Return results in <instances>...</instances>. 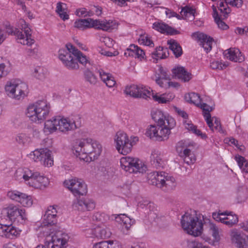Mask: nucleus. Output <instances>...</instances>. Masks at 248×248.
<instances>
[{"label":"nucleus","instance_id":"ddd939ff","mask_svg":"<svg viewBox=\"0 0 248 248\" xmlns=\"http://www.w3.org/2000/svg\"><path fill=\"white\" fill-rule=\"evenodd\" d=\"M69 238V234L63 230L57 229L51 236V241L48 244V248H65Z\"/></svg>","mask_w":248,"mask_h":248},{"label":"nucleus","instance_id":"72a5a7b5","mask_svg":"<svg viewBox=\"0 0 248 248\" xmlns=\"http://www.w3.org/2000/svg\"><path fill=\"white\" fill-rule=\"evenodd\" d=\"M68 46L70 49H72V54L76 58L75 59L77 60V62L78 61L83 65H86L88 63V60L85 55H83L80 51L71 44H69Z\"/></svg>","mask_w":248,"mask_h":248},{"label":"nucleus","instance_id":"cd10ccee","mask_svg":"<svg viewBox=\"0 0 248 248\" xmlns=\"http://www.w3.org/2000/svg\"><path fill=\"white\" fill-rule=\"evenodd\" d=\"M151 160L152 165L156 169L163 168L164 165L163 155L158 150L152 151L151 155Z\"/></svg>","mask_w":248,"mask_h":248},{"label":"nucleus","instance_id":"423d86ee","mask_svg":"<svg viewBox=\"0 0 248 248\" xmlns=\"http://www.w3.org/2000/svg\"><path fill=\"white\" fill-rule=\"evenodd\" d=\"M19 28L21 31L15 29L14 31L10 27L7 28V32L9 34L14 35L19 40L18 42L24 45L31 46L35 42L31 38L32 31L29 25L23 19L19 21Z\"/></svg>","mask_w":248,"mask_h":248},{"label":"nucleus","instance_id":"bf43d9fd","mask_svg":"<svg viewBox=\"0 0 248 248\" xmlns=\"http://www.w3.org/2000/svg\"><path fill=\"white\" fill-rule=\"evenodd\" d=\"M11 231H10L9 239H13L18 237L20 233V231L11 225Z\"/></svg>","mask_w":248,"mask_h":248},{"label":"nucleus","instance_id":"4c0bfd02","mask_svg":"<svg viewBox=\"0 0 248 248\" xmlns=\"http://www.w3.org/2000/svg\"><path fill=\"white\" fill-rule=\"evenodd\" d=\"M183 124L185 128L189 131H191L196 135L201 136L202 138H204L206 137L205 135L202 134V132L200 130L198 129L197 127L195 126L191 121L185 120Z\"/></svg>","mask_w":248,"mask_h":248},{"label":"nucleus","instance_id":"412c9836","mask_svg":"<svg viewBox=\"0 0 248 248\" xmlns=\"http://www.w3.org/2000/svg\"><path fill=\"white\" fill-rule=\"evenodd\" d=\"M86 235L89 237L105 239L109 237L110 233L104 227L98 225L93 229L87 230Z\"/></svg>","mask_w":248,"mask_h":248},{"label":"nucleus","instance_id":"c9c22d12","mask_svg":"<svg viewBox=\"0 0 248 248\" xmlns=\"http://www.w3.org/2000/svg\"><path fill=\"white\" fill-rule=\"evenodd\" d=\"M168 44L169 45L170 49L173 52L176 58H178L182 55V49L177 42L174 40H170L168 41Z\"/></svg>","mask_w":248,"mask_h":248},{"label":"nucleus","instance_id":"4468645a","mask_svg":"<svg viewBox=\"0 0 248 248\" xmlns=\"http://www.w3.org/2000/svg\"><path fill=\"white\" fill-rule=\"evenodd\" d=\"M67 44L66 49H60L59 51V57L63 64L69 69L74 70L78 68L79 66L77 60L73 56L72 49H70Z\"/></svg>","mask_w":248,"mask_h":248},{"label":"nucleus","instance_id":"a878e982","mask_svg":"<svg viewBox=\"0 0 248 248\" xmlns=\"http://www.w3.org/2000/svg\"><path fill=\"white\" fill-rule=\"evenodd\" d=\"M153 28L161 33L169 35H175L179 33L178 31L161 22H155L153 25Z\"/></svg>","mask_w":248,"mask_h":248},{"label":"nucleus","instance_id":"c03bdc74","mask_svg":"<svg viewBox=\"0 0 248 248\" xmlns=\"http://www.w3.org/2000/svg\"><path fill=\"white\" fill-rule=\"evenodd\" d=\"M159 77L157 78L155 81L156 83L158 84L160 87H163V83L161 79H164L166 80L169 79L170 76L162 67L159 68Z\"/></svg>","mask_w":248,"mask_h":248},{"label":"nucleus","instance_id":"09e8293b","mask_svg":"<svg viewBox=\"0 0 248 248\" xmlns=\"http://www.w3.org/2000/svg\"><path fill=\"white\" fill-rule=\"evenodd\" d=\"M120 220L124 224V227L128 230L134 221L132 220L129 217L126 216L125 214H120L118 215Z\"/></svg>","mask_w":248,"mask_h":248},{"label":"nucleus","instance_id":"49530a36","mask_svg":"<svg viewBox=\"0 0 248 248\" xmlns=\"http://www.w3.org/2000/svg\"><path fill=\"white\" fill-rule=\"evenodd\" d=\"M87 19H81L75 21L74 23L75 27L81 30L90 28V22Z\"/></svg>","mask_w":248,"mask_h":248},{"label":"nucleus","instance_id":"e433bc0d","mask_svg":"<svg viewBox=\"0 0 248 248\" xmlns=\"http://www.w3.org/2000/svg\"><path fill=\"white\" fill-rule=\"evenodd\" d=\"M185 99L187 102L192 103L197 106H200L201 102V97L198 93H191L185 95Z\"/></svg>","mask_w":248,"mask_h":248},{"label":"nucleus","instance_id":"a18cd8bd","mask_svg":"<svg viewBox=\"0 0 248 248\" xmlns=\"http://www.w3.org/2000/svg\"><path fill=\"white\" fill-rule=\"evenodd\" d=\"M138 206L141 208L145 209V211L147 212L148 211H153L155 208L154 203L146 200H143L139 202Z\"/></svg>","mask_w":248,"mask_h":248},{"label":"nucleus","instance_id":"603ef678","mask_svg":"<svg viewBox=\"0 0 248 248\" xmlns=\"http://www.w3.org/2000/svg\"><path fill=\"white\" fill-rule=\"evenodd\" d=\"M11 228L10 225H3L0 224V236L6 238H9V235Z\"/></svg>","mask_w":248,"mask_h":248},{"label":"nucleus","instance_id":"58836bf2","mask_svg":"<svg viewBox=\"0 0 248 248\" xmlns=\"http://www.w3.org/2000/svg\"><path fill=\"white\" fill-rule=\"evenodd\" d=\"M57 222V216L44 215V221L42 224L43 228L46 229L49 226H52Z\"/></svg>","mask_w":248,"mask_h":248},{"label":"nucleus","instance_id":"c85d7f7f","mask_svg":"<svg viewBox=\"0 0 248 248\" xmlns=\"http://www.w3.org/2000/svg\"><path fill=\"white\" fill-rule=\"evenodd\" d=\"M172 73L176 77L184 82L188 81L192 78L191 73L188 72L183 66H178L173 68Z\"/></svg>","mask_w":248,"mask_h":248},{"label":"nucleus","instance_id":"6e6552de","mask_svg":"<svg viewBox=\"0 0 248 248\" xmlns=\"http://www.w3.org/2000/svg\"><path fill=\"white\" fill-rule=\"evenodd\" d=\"M138 140V138L134 137L133 141L129 140L127 135L124 131L117 132L114 137L115 147L118 152L123 155H127L131 152L133 143Z\"/></svg>","mask_w":248,"mask_h":248},{"label":"nucleus","instance_id":"3c124183","mask_svg":"<svg viewBox=\"0 0 248 248\" xmlns=\"http://www.w3.org/2000/svg\"><path fill=\"white\" fill-rule=\"evenodd\" d=\"M108 219V216L104 213L97 212L93 216V220L100 222L102 223L106 222Z\"/></svg>","mask_w":248,"mask_h":248},{"label":"nucleus","instance_id":"7c9ffc66","mask_svg":"<svg viewBox=\"0 0 248 248\" xmlns=\"http://www.w3.org/2000/svg\"><path fill=\"white\" fill-rule=\"evenodd\" d=\"M176 182L175 178L166 173L164 181L162 185H160V188L166 192H169L175 189Z\"/></svg>","mask_w":248,"mask_h":248},{"label":"nucleus","instance_id":"338daca9","mask_svg":"<svg viewBox=\"0 0 248 248\" xmlns=\"http://www.w3.org/2000/svg\"><path fill=\"white\" fill-rule=\"evenodd\" d=\"M226 215V212L225 213H213L212 214V217L213 218L217 221H220L221 222H223V218H221V216H225Z\"/></svg>","mask_w":248,"mask_h":248},{"label":"nucleus","instance_id":"f3484780","mask_svg":"<svg viewBox=\"0 0 248 248\" xmlns=\"http://www.w3.org/2000/svg\"><path fill=\"white\" fill-rule=\"evenodd\" d=\"M151 115L152 119L159 126L172 129L175 125V122L173 118L165 116L160 110L152 111Z\"/></svg>","mask_w":248,"mask_h":248},{"label":"nucleus","instance_id":"864d4df0","mask_svg":"<svg viewBox=\"0 0 248 248\" xmlns=\"http://www.w3.org/2000/svg\"><path fill=\"white\" fill-rule=\"evenodd\" d=\"M16 140L19 144L26 145L30 142V138L25 134H19L16 138Z\"/></svg>","mask_w":248,"mask_h":248},{"label":"nucleus","instance_id":"69168bd1","mask_svg":"<svg viewBox=\"0 0 248 248\" xmlns=\"http://www.w3.org/2000/svg\"><path fill=\"white\" fill-rule=\"evenodd\" d=\"M77 15L79 16H90L92 15V14L90 12H87L85 8L80 9L77 10L76 11Z\"/></svg>","mask_w":248,"mask_h":248},{"label":"nucleus","instance_id":"680f3d73","mask_svg":"<svg viewBox=\"0 0 248 248\" xmlns=\"http://www.w3.org/2000/svg\"><path fill=\"white\" fill-rule=\"evenodd\" d=\"M151 93V96H152L153 99L158 102L159 103H166V100H165V97L164 94L161 95H158L157 94H154L153 93V91H150Z\"/></svg>","mask_w":248,"mask_h":248},{"label":"nucleus","instance_id":"aec40b11","mask_svg":"<svg viewBox=\"0 0 248 248\" xmlns=\"http://www.w3.org/2000/svg\"><path fill=\"white\" fill-rule=\"evenodd\" d=\"M192 38L200 42L207 53L212 49L213 38L201 32H195L192 34Z\"/></svg>","mask_w":248,"mask_h":248},{"label":"nucleus","instance_id":"5fc2aeb1","mask_svg":"<svg viewBox=\"0 0 248 248\" xmlns=\"http://www.w3.org/2000/svg\"><path fill=\"white\" fill-rule=\"evenodd\" d=\"M139 42L144 45L153 46L154 43L147 34L141 35L139 38Z\"/></svg>","mask_w":248,"mask_h":248},{"label":"nucleus","instance_id":"13d9d810","mask_svg":"<svg viewBox=\"0 0 248 248\" xmlns=\"http://www.w3.org/2000/svg\"><path fill=\"white\" fill-rule=\"evenodd\" d=\"M228 65L218 61H213L210 63V67L213 69L222 70L227 67Z\"/></svg>","mask_w":248,"mask_h":248},{"label":"nucleus","instance_id":"39448f33","mask_svg":"<svg viewBox=\"0 0 248 248\" xmlns=\"http://www.w3.org/2000/svg\"><path fill=\"white\" fill-rule=\"evenodd\" d=\"M45 128L52 133L58 129L63 133L74 130L77 128L74 121L61 116H55L47 120L45 123Z\"/></svg>","mask_w":248,"mask_h":248},{"label":"nucleus","instance_id":"37998d69","mask_svg":"<svg viewBox=\"0 0 248 248\" xmlns=\"http://www.w3.org/2000/svg\"><path fill=\"white\" fill-rule=\"evenodd\" d=\"M248 198V190L245 187L241 188L237 192V202L241 203L247 200Z\"/></svg>","mask_w":248,"mask_h":248},{"label":"nucleus","instance_id":"c756f323","mask_svg":"<svg viewBox=\"0 0 248 248\" xmlns=\"http://www.w3.org/2000/svg\"><path fill=\"white\" fill-rule=\"evenodd\" d=\"M232 241L238 248H248V236L245 234L235 232L232 236Z\"/></svg>","mask_w":248,"mask_h":248},{"label":"nucleus","instance_id":"9b49d317","mask_svg":"<svg viewBox=\"0 0 248 248\" xmlns=\"http://www.w3.org/2000/svg\"><path fill=\"white\" fill-rule=\"evenodd\" d=\"M170 129H171L158 125L157 126L151 125L147 129L145 134L151 139L162 141L168 139Z\"/></svg>","mask_w":248,"mask_h":248},{"label":"nucleus","instance_id":"5701e85b","mask_svg":"<svg viewBox=\"0 0 248 248\" xmlns=\"http://www.w3.org/2000/svg\"><path fill=\"white\" fill-rule=\"evenodd\" d=\"M88 20L90 22V28L101 29L105 31H111L114 28L115 24L113 21L93 20L92 18H88Z\"/></svg>","mask_w":248,"mask_h":248},{"label":"nucleus","instance_id":"9d476101","mask_svg":"<svg viewBox=\"0 0 248 248\" xmlns=\"http://www.w3.org/2000/svg\"><path fill=\"white\" fill-rule=\"evenodd\" d=\"M2 217L12 222L23 224L27 219L24 209H20L16 205L10 204L1 211Z\"/></svg>","mask_w":248,"mask_h":248},{"label":"nucleus","instance_id":"2eb2a0df","mask_svg":"<svg viewBox=\"0 0 248 248\" xmlns=\"http://www.w3.org/2000/svg\"><path fill=\"white\" fill-rule=\"evenodd\" d=\"M63 184L75 196L83 195L87 192V186L81 179L75 178L66 180Z\"/></svg>","mask_w":248,"mask_h":248},{"label":"nucleus","instance_id":"393cba45","mask_svg":"<svg viewBox=\"0 0 248 248\" xmlns=\"http://www.w3.org/2000/svg\"><path fill=\"white\" fill-rule=\"evenodd\" d=\"M183 144L182 141L178 143L176 146L177 151L181 152V156L183 157L184 161L188 165L193 164L196 160L194 155L191 153L190 150L187 148L185 149L182 153Z\"/></svg>","mask_w":248,"mask_h":248},{"label":"nucleus","instance_id":"a19ab883","mask_svg":"<svg viewBox=\"0 0 248 248\" xmlns=\"http://www.w3.org/2000/svg\"><path fill=\"white\" fill-rule=\"evenodd\" d=\"M47 74V71L44 68L39 66L36 67L33 73V75L36 78L43 80L45 78Z\"/></svg>","mask_w":248,"mask_h":248},{"label":"nucleus","instance_id":"f8f14e48","mask_svg":"<svg viewBox=\"0 0 248 248\" xmlns=\"http://www.w3.org/2000/svg\"><path fill=\"white\" fill-rule=\"evenodd\" d=\"M51 152L47 148L36 149L31 152L30 157L35 162L40 161L46 167H51L53 164V160L51 155Z\"/></svg>","mask_w":248,"mask_h":248},{"label":"nucleus","instance_id":"4be33fe9","mask_svg":"<svg viewBox=\"0 0 248 248\" xmlns=\"http://www.w3.org/2000/svg\"><path fill=\"white\" fill-rule=\"evenodd\" d=\"M73 206L76 210L84 212L93 210L95 208V203L89 199H78L73 203Z\"/></svg>","mask_w":248,"mask_h":248},{"label":"nucleus","instance_id":"1a4fd4ad","mask_svg":"<svg viewBox=\"0 0 248 248\" xmlns=\"http://www.w3.org/2000/svg\"><path fill=\"white\" fill-rule=\"evenodd\" d=\"M122 169L129 173L145 172L146 166L139 158L130 156L123 157L120 159Z\"/></svg>","mask_w":248,"mask_h":248},{"label":"nucleus","instance_id":"0eeeda50","mask_svg":"<svg viewBox=\"0 0 248 248\" xmlns=\"http://www.w3.org/2000/svg\"><path fill=\"white\" fill-rule=\"evenodd\" d=\"M28 85L19 79L8 81L5 86L7 95L15 100H22L28 93Z\"/></svg>","mask_w":248,"mask_h":248},{"label":"nucleus","instance_id":"dca6fc26","mask_svg":"<svg viewBox=\"0 0 248 248\" xmlns=\"http://www.w3.org/2000/svg\"><path fill=\"white\" fill-rule=\"evenodd\" d=\"M125 94L134 98L147 99L151 96L150 88L143 85H131L127 86L124 91Z\"/></svg>","mask_w":248,"mask_h":248},{"label":"nucleus","instance_id":"8fccbe9b","mask_svg":"<svg viewBox=\"0 0 248 248\" xmlns=\"http://www.w3.org/2000/svg\"><path fill=\"white\" fill-rule=\"evenodd\" d=\"M84 78L86 81L91 84H95L97 81L96 76L90 71L87 70L84 72Z\"/></svg>","mask_w":248,"mask_h":248},{"label":"nucleus","instance_id":"473e14b6","mask_svg":"<svg viewBox=\"0 0 248 248\" xmlns=\"http://www.w3.org/2000/svg\"><path fill=\"white\" fill-rule=\"evenodd\" d=\"M200 108L202 109L203 116L205 119L206 123L211 130H213V123L211 121V117L210 112L213 109L212 108L205 103L201 104Z\"/></svg>","mask_w":248,"mask_h":248},{"label":"nucleus","instance_id":"0e129e2a","mask_svg":"<svg viewBox=\"0 0 248 248\" xmlns=\"http://www.w3.org/2000/svg\"><path fill=\"white\" fill-rule=\"evenodd\" d=\"M139 47L138 46L135 45H131L129 48L127 49V51L128 52V55L136 57Z\"/></svg>","mask_w":248,"mask_h":248},{"label":"nucleus","instance_id":"7ed1b4c3","mask_svg":"<svg viewBox=\"0 0 248 248\" xmlns=\"http://www.w3.org/2000/svg\"><path fill=\"white\" fill-rule=\"evenodd\" d=\"M50 107L46 100H39L28 107L26 114L32 122L41 123L47 117Z\"/></svg>","mask_w":248,"mask_h":248},{"label":"nucleus","instance_id":"6e6d98bb","mask_svg":"<svg viewBox=\"0 0 248 248\" xmlns=\"http://www.w3.org/2000/svg\"><path fill=\"white\" fill-rule=\"evenodd\" d=\"M211 121L213 124V130H212L214 131L215 129L216 130L220 133H223V130L220 121L218 120V119L216 117H213L211 118Z\"/></svg>","mask_w":248,"mask_h":248},{"label":"nucleus","instance_id":"6ab92c4d","mask_svg":"<svg viewBox=\"0 0 248 248\" xmlns=\"http://www.w3.org/2000/svg\"><path fill=\"white\" fill-rule=\"evenodd\" d=\"M243 3L242 0H219L218 2V9L225 18L231 11V9L228 7L229 4L233 7L240 8Z\"/></svg>","mask_w":248,"mask_h":248},{"label":"nucleus","instance_id":"ea45409f","mask_svg":"<svg viewBox=\"0 0 248 248\" xmlns=\"http://www.w3.org/2000/svg\"><path fill=\"white\" fill-rule=\"evenodd\" d=\"M213 8L214 11L213 16L215 22L218 25V28L223 30H227L229 28V26L224 22L221 20L220 17L219 16L216 8L213 7Z\"/></svg>","mask_w":248,"mask_h":248},{"label":"nucleus","instance_id":"052dcab7","mask_svg":"<svg viewBox=\"0 0 248 248\" xmlns=\"http://www.w3.org/2000/svg\"><path fill=\"white\" fill-rule=\"evenodd\" d=\"M235 159L237 162L239 168L242 170V171H243L244 166L247 163H248V161H247L244 157L239 155L235 156Z\"/></svg>","mask_w":248,"mask_h":248},{"label":"nucleus","instance_id":"774afa93","mask_svg":"<svg viewBox=\"0 0 248 248\" xmlns=\"http://www.w3.org/2000/svg\"><path fill=\"white\" fill-rule=\"evenodd\" d=\"M57 211L56 209L53 206H50L46 211V215L57 216Z\"/></svg>","mask_w":248,"mask_h":248},{"label":"nucleus","instance_id":"f03ea898","mask_svg":"<svg viewBox=\"0 0 248 248\" xmlns=\"http://www.w3.org/2000/svg\"><path fill=\"white\" fill-rule=\"evenodd\" d=\"M72 150L76 156L84 160L88 156L91 160H94L102 152L101 145L97 141L90 138L76 140L73 143Z\"/></svg>","mask_w":248,"mask_h":248},{"label":"nucleus","instance_id":"bb28decb","mask_svg":"<svg viewBox=\"0 0 248 248\" xmlns=\"http://www.w3.org/2000/svg\"><path fill=\"white\" fill-rule=\"evenodd\" d=\"M225 56L230 60L240 62L244 61V57L238 48H230L225 53Z\"/></svg>","mask_w":248,"mask_h":248},{"label":"nucleus","instance_id":"f704fd0d","mask_svg":"<svg viewBox=\"0 0 248 248\" xmlns=\"http://www.w3.org/2000/svg\"><path fill=\"white\" fill-rule=\"evenodd\" d=\"M195 10L191 7L186 6L183 7L180 12L181 19L192 21L194 19Z\"/></svg>","mask_w":248,"mask_h":248},{"label":"nucleus","instance_id":"b1692460","mask_svg":"<svg viewBox=\"0 0 248 248\" xmlns=\"http://www.w3.org/2000/svg\"><path fill=\"white\" fill-rule=\"evenodd\" d=\"M164 171H154L148 174L149 183L160 188V185H162L166 175Z\"/></svg>","mask_w":248,"mask_h":248},{"label":"nucleus","instance_id":"20e7f679","mask_svg":"<svg viewBox=\"0 0 248 248\" xmlns=\"http://www.w3.org/2000/svg\"><path fill=\"white\" fill-rule=\"evenodd\" d=\"M21 176L26 183L35 188L42 189L46 187L49 184L48 178L40 175L38 172H34L29 169L17 170L16 177Z\"/></svg>","mask_w":248,"mask_h":248},{"label":"nucleus","instance_id":"2f4dec72","mask_svg":"<svg viewBox=\"0 0 248 248\" xmlns=\"http://www.w3.org/2000/svg\"><path fill=\"white\" fill-rule=\"evenodd\" d=\"M169 51L167 47L158 46L155 51L152 53V57L154 59V62L156 63L158 59L166 58L169 56Z\"/></svg>","mask_w":248,"mask_h":248},{"label":"nucleus","instance_id":"79ce46f5","mask_svg":"<svg viewBox=\"0 0 248 248\" xmlns=\"http://www.w3.org/2000/svg\"><path fill=\"white\" fill-rule=\"evenodd\" d=\"M227 217L223 218V223L226 225L232 227L234 224L237 223L238 221V217L236 215H229L226 213Z\"/></svg>","mask_w":248,"mask_h":248},{"label":"nucleus","instance_id":"e2e57ef3","mask_svg":"<svg viewBox=\"0 0 248 248\" xmlns=\"http://www.w3.org/2000/svg\"><path fill=\"white\" fill-rule=\"evenodd\" d=\"M189 248H209L208 246L204 245L197 241H192L189 244Z\"/></svg>","mask_w":248,"mask_h":248},{"label":"nucleus","instance_id":"f257e3e1","mask_svg":"<svg viewBox=\"0 0 248 248\" xmlns=\"http://www.w3.org/2000/svg\"><path fill=\"white\" fill-rule=\"evenodd\" d=\"M182 227L187 232L194 236H198L202 234L203 226L209 228L215 240L217 242L219 240L218 228L210 219L204 217L201 214L197 215L196 212L193 214L186 213L181 220Z\"/></svg>","mask_w":248,"mask_h":248},{"label":"nucleus","instance_id":"a211bd4d","mask_svg":"<svg viewBox=\"0 0 248 248\" xmlns=\"http://www.w3.org/2000/svg\"><path fill=\"white\" fill-rule=\"evenodd\" d=\"M7 196L11 200L19 202L25 207H30L32 204V200L30 196L17 190L9 191Z\"/></svg>","mask_w":248,"mask_h":248},{"label":"nucleus","instance_id":"4d7b16f0","mask_svg":"<svg viewBox=\"0 0 248 248\" xmlns=\"http://www.w3.org/2000/svg\"><path fill=\"white\" fill-rule=\"evenodd\" d=\"M98 73L102 81L105 84L108 82V80H109L110 77H113L111 74L105 72L103 69H99Z\"/></svg>","mask_w":248,"mask_h":248},{"label":"nucleus","instance_id":"de8ad7c7","mask_svg":"<svg viewBox=\"0 0 248 248\" xmlns=\"http://www.w3.org/2000/svg\"><path fill=\"white\" fill-rule=\"evenodd\" d=\"M62 3L59 2L57 4L56 12L59 14L60 17L63 20H65L69 18V15L67 14L65 9L63 8Z\"/></svg>","mask_w":248,"mask_h":248}]
</instances>
